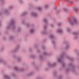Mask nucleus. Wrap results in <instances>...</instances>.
Masks as SVG:
<instances>
[{"label":"nucleus","mask_w":79,"mask_h":79,"mask_svg":"<svg viewBox=\"0 0 79 79\" xmlns=\"http://www.w3.org/2000/svg\"><path fill=\"white\" fill-rule=\"evenodd\" d=\"M43 34H47V26L44 25V30L42 32Z\"/></svg>","instance_id":"7ed1b4c3"},{"label":"nucleus","mask_w":79,"mask_h":79,"mask_svg":"<svg viewBox=\"0 0 79 79\" xmlns=\"http://www.w3.org/2000/svg\"><path fill=\"white\" fill-rule=\"evenodd\" d=\"M34 32V30L33 29H31L30 30V32L31 34H32V33H33V32Z\"/></svg>","instance_id":"9d476101"},{"label":"nucleus","mask_w":79,"mask_h":79,"mask_svg":"<svg viewBox=\"0 0 79 79\" xmlns=\"http://www.w3.org/2000/svg\"><path fill=\"white\" fill-rule=\"evenodd\" d=\"M69 58V59L70 58Z\"/></svg>","instance_id":"f704fd0d"},{"label":"nucleus","mask_w":79,"mask_h":79,"mask_svg":"<svg viewBox=\"0 0 79 79\" xmlns=\"http://www.w3.org/2000/svg\"><path fill=\"white\" fill-rule=\"evenodd\" d=\"M49 37L51 39H53V35H50Z\"/></svg>","instance_id":"ddd939ff"},{"label":"nucleus","mask_w":79,"mask_h":79,"mask_svg":"<svg viewBox=\"0 0 79 79\" xmlns=\"http://www.w3.org/2000/svg\"><path fill=\"white\" fill-rule=\"evenodd\" d=\"M64 53H63L61 56L58 59V61H59V62L60 63H61V62H62L61 60H62V59H63V57H64Z\"/></svg>","instance_id":"f03ea898"},{"label":"nucleus","mask_w":79,"mask_h":79,"mask_svg":"<svg viewBox=\"0 0 79 79\" xmlns=\"http://www.w3.org/2000/svg\"><path fill=\"white\" fill-rule=\"evenodd\" d=\"M74 11L75 12H77L78 11V9L77 8H75Z\"/></svg>","instance_id":"f8f14e48"},{"label":"nucleus","mask_w":79,"mask_h":79,"mask_svg":"<svg viewBox=\"0 0 79 79\" xmlns=\"http://www.w3.org/2000/svg\"><path fill=\"white\" fill-rule=\"evenodd\" d=\"M20 30V28H19L18 29V31H19V30Z\"/></svg>","instance_id":"2f4dec72"},{"label":"nucleus","mask_w":79,"mask_h":79,"mask_svg":"<svg viewBox=\"0 0 79 79\" xmlns=\"http://www.w3.org/2000/svg\"><path fill=\"white\" fill-rule=\"evenodd\" d=\"M31 15L33 16H34L35 17H36V16H37V14L34 12L31 13Z\"/></svg>","instance_id":"0eeeda50"},{"label":"nucleus","mask_w":79,"mask_h":79,"mask_svg":"<svg viewBox=\"0 0 79 79\" xmlns=\"http://www.w3.org/2000/svg\"><path fill=\"white\" fill-rule=\"evenodd\" d=\"M20 60V58H19V59H18V61H19V60Z\"/></svg>","instance_id":"a878e982"},{"label":"nucleus","mask_w":79,"mask_h":79,"mask_svg":"<svg viewBox=\"0 0 79 79\" xmlns=\"http://www.w3.org/2000/svg\"><path fill=\"white\" fill-rule=\"evenodd\" d=\"M40 58H41V59L42 58V56H40Z\"/></svg>","instance_id":"393cba45"},{"label":"nucleus","mask_w":79,"mask_h":79,"mask_svg":"<svg viewBox=\"0 0 79 79\" xmlns=\"http://www.w3.org/2000/svg\"><path fill=\"white\" fill-rule=\"evenodd\" d=\"M12 7V6L10 7V9H12V8H11Z\"/></svg>","instance_id":"7c9ffc66"},{"label":"nucleus","mask_w":79,"mask_h":79,"mask_svg":"<svg viewBox=\"0 0 79 79\" xmlns=\"http://www.w3.org/2000/svg\"><path fill=\"white\" fill-rule=\"evenodd\" d=\"M52 44H53V45H54V44H55V42L54 41H52Z\"/></svg>","instance_id":"4be33fe9"},{"label":"nucleus","mask_w":79,"mask_h":79,"mask_svg":"<svg viewBox=\"0 0 79 79\" xmlns=\"http://www.w3.org/2000/svg\"><path fill=\"white\" fill-rule=\"evenodd\" d=\"M27 27H29V24H27Z\"/></svg>","instance_id":"b1692460"},{"label":"nucleus","mask_w":79,"mask_h":79,"mask_svg":"<svg viewBox=\"0 0 79 79\" xmlns=\"http://www.w3.org/2000/svg\"><path fill=\"white\" fill-rule=\"evenodd\" d=\"M73 35H74L75 36V37H77V35H78V34H79V33L78 32H74L73 33Z\"/></svg>","instance_id":"39448f33"},{"label":"nucleus","mask_w":79,"mask_h":79,"mask_svg":"<svg viewBox=\"0 0 79 79\" xmlns=\"http://www.w3.org/2000/svg\"><path fill=\"white\" fill-rule=\"evenodd\" d=\"M65 65V64H64V62L62 63V66L63 67H64V66Z\"/></svg>","instance_id":"a211bd4d"},{"label":"nucleus","mask_w":79,"mask_h":79,"mask_svg":"<svg viewBox=\"0 0 79 79\" xmlns=\"http://www.w3.org/2000/svg\"><path fill=\"white\" fill-rule=\"evenodd\" d=\"M71 2V3H73V1H69V0H68L67 1H65L66 2Z\"/></svg>","instance_id":"f3484780"},{"label":"nucleus","mask_w":79,"mask_h":79,"mask_svg":"<svg viewBox=\"0 0 79 79\" xmlns=\"http://www.w3.org/2000/svg\"><path fill=\"white\" fill-rule=\"evenodd\" d=\"M44 22L45 23H47V20L46 19H44Z\"/></svg>","instance_id":"9b49d317"},{"label":"nucleus","mask_w":79,"mask_h":79,"mask_svg":"<svg viewBox=\"0 0 79 79\" xmlns=\"http://www.w3.org/2000/svg\"><path fill=\"white\" fill-rule=\"evenodd\" d=\"M66 9H65V10H64V11H66V10H65Z\"/></svg>","instance_id":"72a5a7b5"},{"label":"nucleus","mask_w":79,"mask_h":79,"mask_svg":"<svg viewBox=\"0 0 79 79\" xmlns=\"http://www.w3.org/2000/svg\"><path fill=\"white\" fill-rule=\"evenodd\" d=\"M70 66H72V67H74V66L72 64H70Z\"/></svg>","instance_id":"412c9836"},{"label":"nucleus","mask_w":79,"mask_h":79,"mask_svg":"<svg viewBox=\"0 0 79 79\" xmlns=\"http://www.w3.org/2000/svg\"><path fill=\"white\" fill-rule=\"evenodd\" d=\"M56 64V63H54L53 64H50V63L48 64V66H49V67H53Z\"/></svg>","instance_id":"20e7f679"},{"label":"nucleus","mask_w":79,"mask_h":79,"mask_svg":"<svg viewBox=\"0 0 79 79\" xmlns=\"http://www.w3.org/2000/svg\"><path fill=\"white\" fill-rule=\"evenodd\" d=\"M27 14V12H25L23 13V15H26Z\"/></svg>","instance_id":"6ab92c4d"},{"label":"nucleus","mask_w":79,"mask_h":79,"mask_svg":"<svg viewBox=\"0 0 79 79\" xmlns=\"http://www.w3.org/2000/svg\"><path fill=\"white\" fill-rule=\"evenodd\" d=\"M15 69L16 71H23V69H19L16 67H15Z\"/></svg>","instance_id":"423d86ee"},{"label":"nucleus","mask_w":79,"mask_h":79,"mask_svg":"<svg viewBox=\"0 0 79 79\" xmlns=\"http://www.w3.org/2000/svg\"><path fill=\"white\" fill-rule=\"evenodd\" d=\"M20 2H21V1H20Z\"/></svg>","instance_id":"e433bc0d"},{"label":"nucleus","mask_w":79,"mask_h":79,"mask_svg":"<svg viewBox=\"0 0 79 79\" xmlns=\"http://www.w3.org/2000/svg\"><path fill=\"white\" fill-rule=\"evenodd\" d=\"M48 5H46L44 7H45V8H48Z\"/></svg>","instance_id":"2eb2a0df"},{"label":"nucleus","mask_w":79,"mask_h":79,"mask_svg":"<svg viewBox=\"0 0 79 79\" xmlns=\"http://www.w3.org/2000/svg\"><path fill=\"white\" fill-rule=\"evenodd\" d=\"M15 21L13 20L11 21V23H10L11 25H13V26L15 24Z\"/></svg>","instance_id":"6e6552de"},{"label":"nucleus","mask_w":79,"mask_h":79,"mask_svg":"<svg viewBox=\"0 0 79 79\" xmlns=\"http://www.w3.org/2000/svg\"><path fill=\"white\" fill-rule=\"evenodd\" d=\"M32 75V73L31 72L29 73V74L28 75V76H31Z\"/></svg>","instance_id":"dca6fc26"},{"label":"nucleus","mask_w":79,"mask_h":79,"mask_svg":"<svg viewBox=\"0 0 79 79\" xmlns=\"http://www.w3.org/2000/svg\"><path fill=\"white\" fill-rule=\"evenodd\" d=\"M12 38H13V37H12V36H10V39H12Z\"/></svg>","instance_id":"cd10ccee"},{"label":"nucleus","mask_w":79,"mask_h":79,"mask_svg":"<svg viewBox=\"0 0 79 79\" xmlns=\"http://www.w3.org/2000/svg\"><path fill=\"white\" fill-rule=\"evenodd\" d=\"M69 31H70V29L69 28L67 29V31L68 32H69Z\"/></svg>","instance_id":"5701e85b"},{"label":"nucleus","mask_w":79,"mask_h":79,"mask_svg":"<svg viewBox=\"0 0 79 79\" xmlns=\"http://www.w3.org/2000/svg\"><path fill=\"white\" fill-rule=\"evenodd\" d=\"M37 9L38 10H42V8L40 7H38Z\"/></svg>","instance_id":"4468645a"},{"label":"nucleus","mask_w":79,"mask_h":79,"mask_svg":"<svg viewBox=\"0 0 79 79\" xmlns=\"http://www.w3.org/2000/svg\"><path fill=\"white\" fill-rule=\"evenodd\" d=\"M61 23H58V26H61Z\"/></svg>","instance_id":"aec40b11"},{"label":"nucleus","mask_w":79,"mask_h":79,"mask_svg":"<svg viewBox=\"0 0 79 79\" xmlns=\"http://www.w3.org/2000/svg\"><path fill=\"white\" fill-rule=\"evenodd\" d=\"M69 22L71 25L72 26L74 25V24H76L78 23V21L76 18L74 19L73 21L70 20Z\"/></svg>","instance_id":"f257e3e1"},{"label":"nucleus","mask_w":79,"mask_h":79,"mask_svg":"<svg viewBox=\"0 0 79 79\" xmlns=\"http://www.w3.org/2000/svg\"><path fill=\"white\" fill-rule=\"evenodd\" d=\"M47 53H46V52H44V55H47Z\"/></svg>","instance_id":"bb28decb"},{"label":"nucleus","mask_w":79,"mask_h":79,"mask_svg":"<svg viewBox=\"0 0 79 79\" xmlns=\"http://www.w3.org/2000/svg\"><path fill=\"white\" fill-rule=\"evenodd\" d=\"M51 27H53V25H51Z\"/></svg>","instance_id":"c85d7f7f"},{"label":"nucleus","mask_w":79,"mask_h":79,"mask_svg":"<svg viewBox=\"0 0 79 79\" xmlns=\"http://www.w3.org/2000/svg\"><path fill=\"white\" fill-rule=\"evenodd\" d=\"M68 70H69V69H67V70H66V71H68Z\"/></svg>","instance_id":"473e14b6"},{"label":"nucleus","mask_w":79,"mask_h":79,"mask_svg":"<svg viewBox=\"0 0 79 79\" xmlns=\"http://www.w3.org/2000/svg\"><path fill=\"white\" fill-rule=\"evenodd\" d=\"M75 39H77V38H75Z\"/></svg>","instance_id":"c9c22d12"},{"label":"nucleus","mask_w":79,"mask_h":79,"mask_svg":"<svg viewBox=\"0 0 79 79\" xmlns=\"http://www.w3.org/2000/svg\"><path fill=\"white\" fill-rule=\"evenodd\" d=\"M69 47V46L67 45V46H66L67 48H68Z\"/></svg>","instance_id":"c756f323"},{"label":"nucleus","mask_w":79,"mask_h":79,"mask_svg":"<svg viewBox=\"0 0 79 79\" xmlns=\"http://www.w3.org/2000/svg\"><path fill=\"white\" fill-rule=\"evenodd\" d=\"M57 32L59 33H61L62 32V30L61 29H59L57 30Z\"/></svg>","instance_id":"1a4fd4ad"}]
</instances>
